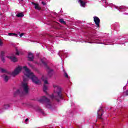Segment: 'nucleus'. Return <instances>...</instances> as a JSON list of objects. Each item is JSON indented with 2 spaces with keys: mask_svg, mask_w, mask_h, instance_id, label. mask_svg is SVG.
Returning a JSON list of instances; mask_svg holds the SVG:
<instances>
[{
  "mask_svg": "<svg viewBox=\"0 0 128 128\" xmlns=\"http://www.w3.org/2000/svg\"><path fill=\"white\" fill-rule=\"evenodd\" d=\"M53 86L55 94L54 96L50 95V98L57 102H60V100H62L64 98L62 92V88L58 85H54Z\"/></svg>",
  "mask_w": 128,
  "mask_h": 128,
  "instance_id": "f257e3e1",
  "label": "nucleus"
},
{
  "mask_svg": "<svg viewBox=\"0 0 128 128\" xmlns=\"http://www.w3.org/2000/svg\"><path fill=\"white\" fill-rule=\"evenodd\" d=\"M23 68L26 72V74H25V76H26L27 78H30L34 84H40V80H38V78L34 73L30 72V70L28 67H26V66H23Z\"/></svg>",
  "mask_w": 128,
  "mask_h": 128,
  "instance_id": "f03ea898",
  "label": "nucleus"
},
{
  "mask_svg": "<svg viewBox=\"0 0 128 128\" xmlns=\"http://www.w3.org/2000/svg\"><path fill=\"white\" fill-rule=\"evenodd\" d=\"M22 70V66H18L12 72L2 68H0V72L2 74H10V76H17V74H18Z\"/></svg>",
  "mask_w": 128,
  "mask_h": 128,
  "instance_id": "7ed1b4c3",
  "label": "nucleus"
},
{
  "mask_svg": "<svg viewBox=\"0 0 128 128\" xmlns=\"http://www.w3.org/2000/svg\"><path fill=\"white\" fill-rule=\"evenodd\" d=\"M22 88H23V90H22V88H20L14 92V96H18V94L22 96V94H28L29 88L28 86V84L22 83Z\"/></svg>",
  "mask_w": 128,
  "mask_h": 128,
  "instance_id": "20e7f679",
  "label": "nucleus"
},
{
  "mask_svg": "<svg viewBox=\"0 0 128 128\" xmlns=\"http://www.w3.org/2000/svg\"><path fill=\"white\" fill-rule=\"evenodd\" d=\"M40 102H45L46 104V108H52V104L50 103V100L46 96H43L41 99L39 100Z\"/></svg>",
  "mask_w": 128,
  "mask_h": 128,
  "instance_id": "39448f33",
  "label": "nucleus"
},
{
  "mask_svg": "<svg viewBox=\"0 0 128 128\" xmlns=\"http://www.w3.org/2000/svg\"><path fill=\"white\" fill-rule=\"evenodd\" d=\"M42 80H44V84L43 87V90L44 92H46V94H48V92L46 91L48 90V86H46V84H48V78L44 76H42Z\"/></svg>",
  "mask_w": 128,
  "mask_h": 128,
  "instance_id": "423d86ee",
  "label": "nucleus"
},
{
  "mask_svg": "<svg viewBox=\"0 0 128 128\" xmlns=\"http://www.w3.org/2000/svg\"><path fill=\"white\" fill-rule=\"evenodd\" d=\"M41 62L42 64L46 66V68L48 70V74L50 76H52V72H54V70L50 68V67L48 66V64L46 62H44V60H42Z\"/></svg>",
  "mask_w": 128,
  "mask_h": 128,
  "instance_id": "0eeeda50",
  "label": "nucleus"
},
{
  "mask_svg": "<svg viewBox=\"0 0 128 128\" xmlns=\"http://www.w3.org/2000/svg\"><path fill=\"white\" fill-rule=\"evenodd\" d=\"M94 21L95 22V24L96 25L97 28H100V20L98 16L94 17Z\"/></svg>",
  "mask_w": 128,
  "mask_h": 128,
  "instance_id": "6e6552de",
  "label": "nucleus"
},
{
  "mask_svg": "<svg viewBox=\"0 0 128 128\" xmlns=\"http://www.w3.org/2000/svg\"><path fill=\"white\" fill-rule=\"evenodd\" d=\"M102 114H104V110H102V108H100L98 111V118L100 120H102Z\"/></svg>",
  "mask_w": 128,
  "mask_h": 128,
  "instance_id": "1a4fd4ad",
  "label": "nucleus"
},
{
  "mask_svg": "<svg viewBox=\"0 0 128 128\" xmlns=\"http://www.w3.org/2000/svg\"><path fill=\"white\" fill-rule=\"evenodd\" d=\"M34 54L32 52H29L28 54V60L32 62L34 60Z\"/></svg>",
  "mask_w": 128,
  "mask_h": 128,
  "instance_id": "9d476101",
  "label": "nucleus"
},
{
  "mask_svg": "<svg viewBox=\"0 0 128 128\" xmlns=\"http://www.w3.org/2000/svg\"><path fill=\"white\" fill-rule=\"evenodd\" d=\"M32 4H34V6L35 10H42V8H40V4H36V3L32 2Z\"/></svg>",
  "mask_w": 128,
  "mask_h": 128,
  "instance_id": "9b49d317",
  "label": "nucleus"
},
{
  "mask_svg": "<svg viewBox=\"0 0 128 128\" xmlns=\"http://www.w3.org/2000/svg\"><path fill=\"white\" fill-rule=\"evenodd\" d=\"M3 76H4V80L6 82H8V80L10 78V76L5 75V74L1 76L2 78Z\"/></svg>",
  "mask_w": 128,
  "mask_h": 128,
  "instance_id": "f8f14e48",
  "label": "nucleus"
},
{
  "mask_svg": "<svg viewBox=\"0 0 128 128\" xmlns=\"http://www.w3.org/2000/svg\"><path fill=\"white\" fill-rule=\"evenodd\" d=\"M10 60L12 62H18V58L14 56H11V58Z\"/></svg>",
  "mask_w": 128,
  "mask_h": 128,
  "instance_id": "ddd939ff",
  "label": "nucleus"
},
{
  "mask_svg": "<svg viewBox=\"0 0 128 128\" xmlns=\"http://www.w3.org/2000/svg\"><path fill=\"white\" fill-rule=\"evenodd\" d=\"M78 2L80 4V6H82L84 8V6H86V2L82 1V0H78Z\"/></svg>",
  "mask_w": 128,
  "mask_h": 128,
  "instance_id": "4468645a",
  "label": "nucleus"
},
{
  "mask_svg": "<svg viewBox=\"0 0 128 128\" xmlns=\"http://www.w3.org/2000/svg\"><path fill=\"white\" fill-rule=\"evenodd\" d=\"M24 16V14H22V12H20L18 13V14H16V16H17V18H22Z\"/></svg>",
  "mask_w": 128,
  "mask_h": 128,
  "instance_id": "2eb2a0df",
  "label": "nucleus"
},
{
  "mask_svg": "<svg viewBox=\"0 0 128 128\" xmlns=\"http://www.w3.org/2000/svg\"><path fill=\"white\" fill-rule=\"evenodd\" d=\"M59 22H60V24H66V21L64 20L63 18H60L59 20Z\"/></svg>",
  "mask_w": 128,
  "mask_h": 128,
  "instance_id": "dca6fc26",
  "label": "nucleus"
},
{
  "mask_svg": "<svg viewBox=\"0 0 128 128\" xmlns=\"http://www.w3.org/2000/svg\"><path fill=\"white\" fill-rule=\"evenodd\" d=\"M4 54H6V52L1 51L0 54V57L4 58Z\"/></svg>",
  "mask_w": 128,
  "mask_h": 128,
  "instance_id": "f3484780",
  "label": "nucleus"
},
{
  "mask_svg": "<svg viewBox=\"0 0 128 128\" xmlns=\"http://www.w3.org/2000/svg\"><path fill=\"white\" fill-rule=\"evenodd\" d=\"M10 108V105L8 104L4 105L3 108L4 110H8Z\"/></svg>",
  "mask_w": 128,
  "mask_h": 128,
  "instance_id": "a211bd4d",
  "label": "nucleus"
},
{
  "mask_svg": "<svg viewBox=\"0 0 128 128\" xmlns=\"http://www.w3.org/2000/svg\"><path fill=\"white\" fill-rule=\"evenodd\" d=\"M1 58V60L2 62L4 63L6 62V58H4V57H0Z\"/></svg>",
  "mask_w": 128,
  "mask_h": 128,
  "instance_id": "6ab92c4d",
  "label": "nucleus"
},
{
  "mask_svg": "<svg viewBox=\"0 0 128 128\" xmlns=\"http://www.w3.org/2000/svg\"><path fill=\"white\" fill-rule=\"evenodd\" d=\"M28 64L30 68H34V66L32 64Z\"/></svg>",
  "mask_w": 128,
  "mask_h": 128,
  "instance_id": "aec40b11",
  "label": "nucleus"
},
{
  "mask_svg": "<svg viewBox=\"0 0 128 128\" xmlns=\"http://www.w3.org/2000/svg\"><path fill=\"white\" fill-rule=\"evenodd\" d=\"M42 6H46V2H42Z\"/></svg>",
  "mask_w": 128,
  "mask_h": 128,
  "instance_id": "412c9836",
  "label": "nucleus"
},
{
  "mask_svg": "<svg viewBox=\"0 0 128 128\" xmlns=\"http://www.w3.org/2000/svg\"><path fill=\"white\" fill-rule=\"evenodd\" d=\"M4 44V42H2V40L0 39V46H2V44Z\"/></svg>",
  "mask_w": 128,
  "mask_h": 128,
  "instance_id": "4be33fe9",
  "label": "nucleus"
},
{
  "mask_svg": "<svg viewBox=\"0 0 128 128\" xmlns=\"http://www.w3.org/2000/svg\"><path fill=\"white\" fill-rule=\"evenodd\" d=\"M27 80H28V78H24L23 81L24 82H27Z\"/></svg>",
  "mask_w": 128,
  "mask_h": 128,
  "instance_id": "5701e85b",
  "label": "nucleus"
},
{
  "mask_svg": "<svg viewBox=\"0 0 128 128\" xmlns=\"http://www.w3.org/2000/svg\"><path fill=\"white\" fill-rule=\"evenodd\" d=\"M64 76H65V78H68V73H66V72H65L64 73Z\"/></svg>",
  "mask_w": 128,
  "mask_h": 128,
  "instance_id": "b1692460",
  "label": "nucleus"
},
{
  "mask_svg": "<svg viewBox=\"0 0 128 128\" xmlns=\"http://www.w3.org/2000/svg\"><path fill=\"white\" fill-rule=\"evenodd\" d=\"M24 33H21V34H20V38H22V36H24Z\"/></svg>",
  "mask_w": 128,
  "mask_h": 128,
  "instance_id": "393cba45",
  "label": "nucleus"
},
{
  "mask_svg": "<svg viewBox=\"0 0 128 128\" xmlns=\"http://www.w3.org/2000/svg\"><path fill=\"white\" fill-rule=\"evenodd\" d=\"M16 36V38H18V34H16V33H13V36Z\"/></svg>",
  "mask_w": 128,
  "mask_h": 128,
  "instance_id": "a878e982",
  "label": "nucleus"
},
{
  "mask_svg": "<svg viewBox=\"0 0 128 128\" xmlns=\"http://www.w3.org/2000/svg\"><path fill=\"white\" fill-rule=\"evenodd\" d=\"M8 36H13V33H8Z\"/></svg>",
  "mask_w": 128,
  "mask_h": 128,
  "instance_id": "bb28decb",
  "label": "nucleus"
},
{
  "mask_svg": "<svg viewBox=\"0 0 128 128\" xmlns=\"http://www.w3.org/2000/svg\"><path fill=\"white\" fill-rule=\"evenodd\" d=\"M16 56L20 55V52H18V51H16Z\"/></svg>",
  "mask_w": 128,
  "mask_h": 128,
  "instance_id": "cd10ccee",
  "label": "nucleus"
},
{
  "mask_svg": "<svg viewBox=\"0 0 128 128\" xmlns=\"http://www.w3.org/2000/svg\"><path fill=\"white\" fill-rule=\"evenodd\" d=\"M6 58H10H10H12V56H6Z\"/></svg>",
  "mask_w": 128,
  "mask_h": 128,
  "instance_id": "c85d7f7f",
  "label": "nucleus"
},
{
  "mask_svg": "<svg viewBox=\"0 0 128 128\" xmlns=\"http://www.w3.org/2000/svg\"><path fill=\"white\" fill-rule=\"evenodd\" d=\"M28 118H26L25 120V122H28Z\"/></svg>",
  "mask_w": 128,
  "mask_h": 128,
  "instance_id": "c756f323",
  "label": "nucleus"
},
{
  "mask_svg": "<svg viewBox=\"0 0 128 128\" xmlns=\"http://www.w3.org/2000/svg\"><path fill=\"white\" fill-rule=\"evenodd\" d=\"M24 0H21L22 2H23Z\"/></svg>",
  "mask_w": 128,
  "mask_h": 128,
  "instance_id": "7c9ffc66",
  "label": "nucleus"
}]
</instances>
